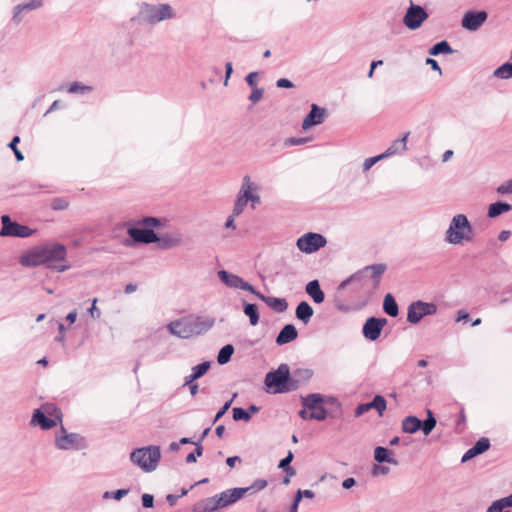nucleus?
Returning a JSON list of instances; mask_svg holds the SVG:
<instances>
[{
	"label": "nucleus",
	"mask_w": 512,
	"mask_h": 512,
	"mask_svg": "<svg viewBox=\"0 0 512 512\" xmlns=\"http://www.w3.org/2000/svg\"><path fill=\"white\" fill-rule=\"evenodd\" d=\"M386 268V265L382 263L368 265L342 281L339 290L346 288L349 284H355L357 289L363 290L365 295L370 298L378 289Z\"/></svg>",
	"instance_id": "1"
},
{
	"label": "nucleus",
	"mask_w": 512,
	"mask_h": 512,
	"mask_svg": "<svg viewBox=\"0 0 512 512\" xmlns=\"http://www.w3.org/2000/svg\"><path fill=\"white\" fill-rule=\"evenodd\" d=\"M215 323L211 317L189 315L167 325L168 331L179 338L188 339L210 330Z\"/></svg>",
	"instance_id": "2"
},
{
	"label": "nucleus",
	"mask_w": 512,
	"mask_h": 512,
	"mask_svg": "<svg viewBox=\"0 0 512 512\" xmlns=\"http://www.w3.org/2000/svg\"><path fill=\"white\" fill-rule=\"evenodd\" d=\"M268 391L274 394L288 393L297 390V382L292 379L290 368L283 363L274 371L268 372L264 380Z\"/></svg>",
	"instance_id": "3"
},
{
	"label": "nucleus",
	"mask_w": 512,
	"mask_h": 512,
	"mask_svg": "<svg viewBox=\"0 0 512 512\" xmlns=\"http://www.w3.org/2000/svg\"><path fill=\"white\" fill-rule=\"evenodd\" d=\"M473 238V227L467 216L464 214L454 215L445 232L444 240L452 245H460L464 242H471Z\"/></svg>",
	"instance_id": "4"
},
{
	"label": "nucleus",
	"mask_w": 512,
	"mask_h": 512,
	"mask_svg": "<svg viewBox=\"0 0 512 512\" xmlns=\"http://www.w3.org/2000/svg\"><path fill=\"white\" fill-rule=\"evenodd\" d=\"M160 459L161 450L160 447L156 445L134 449L130 454L131 462L139 466L145 472L154 471Z\"/></svg>",
	"instance_id": "5"
},
{
	"label": "nucleus",
	"mask_w": 512,
	"mask_h": 512,
	"mask_svg": "<svg viewBox=\"0 0 512 512\" xmlns=\"http://www.w3.org/2000/svg\"><path fill=\"white\" fill-rule=\"evenodd\" d=\"M62 422V412L54 404H43L33 413L31 424L48 430Z\"/></svg>",
	"instance_id": "6"
},
{
	"label": "nucleus",
	"mask_w": 512,
	"mask_h": 512,
	"mask_svg": "<svg viewBox=\"0 0 512 512\" xmlns=\"http://www.w3.org/2000/svg\"><path fill=\"white\" fill-rule=\"evenodd\" d=\"M139 18L143 22L156 24L163 20L175 18V12L168 3L158 5L143 3L140 7Z\"/></svg>",
	"instance_id": "7"
},
{
	"label": "nucleus",
	"mask_w": 512,
	"mask_h": 512,
	"mask_svg": "<svg viewBox=\"0 0 512 512\" xmlns=\"http://www.w3.org/2000/svg\"><path fill=\"white\" fill-rule=\"evenodd\" d=\"M47 267L57 271L64 272L70 268L69 264H54V262H65L67 249L63 244L51 243L41 246Z\"/></svg>",
	"instance_id": "8"
},
{
	"label": "nucleus",
	"mask_w": 512,
	"mask_h": 512,
	"mask_svg": "<svg viewBox=\"0 0 512 512\" xmlns=\"http://www.w3.org/2000/svg\"><path fill=\"white\" fill-rule=\"evenodd\" d=\"M60 435L56 436L55 445L60 450H80L87 447L86 439L78 433H68L64 426L60 428Z\"/></svg>",
	"instance_id": "9"
},
{
	"label": "nucleus",
	"mask_w": 512,
	"mask_h": 512,
	"mask_svg": "<svg viewBox=\"0 0 512 512\" xmlns=\"http://www.w3.org/2000/svg\"><path fill=\"white\" fill-rule=\"evenodd\" d=\"M324 398L319 393H312L302 398V405L310 411L311 420L323 421L327 417V411L322 403Z\"/></svg>",
	"instance_id": "10"
},
{
	"label": "nucleus",
	"mask_w": 512,
	"mask_h": 512,
	"mask_svg": "<svg viewBox=\"0 0 512 512\" xmlns=\"http://www.w3.org/2000/svg\"><path fill=\"white\" fill-rule=\"evenodd\" d=\"M2 229L0 236L2 237H19L26 238L33 234V230L28 226L21 225L11 220L9 215H3L1 217Z\"/></svg>",
	"instance_id": "11"
},
{
	"label": "nucleus",
	"mask_w": 512,
	"mask_h": 512,
	"mask_svg": "<svg viewBox=\"0 0 512 512\" xmlns=\"http://www.w3.org/2000/svg\"><path fill=\"white\" fill-rule=\"evenodd\" d=\"M327 243L326 238L319 234L308 232L297 240V248L307 254L314 253L318 251L320 248H323Z\"/></svg>",
	"instance_id": "12"
},
{
	"label": "nucleus",
	"mask_w": 512,
	"mask_h": 512,
	"mask_svg": "<svg viewBox=\"0 0 512 512\" xmlns=\"http://www.w3.org/2000/svg\"><path fill=\"white\" fill-rule=\"evenodd\" d=\"M428 17L427 11L422 6L411 1L403 17V24L410 30H417Z\"/></svg>",
	"instance_id": "13"
},
{
	"label": "nucleus",
	"mask_w": 512,
	"mask_h": 512,
	"mask_svg": "<svg viewBox=\"0 0 512 512\" xmlns=\"http://www.w3.org/2000/svg\"><path fill=\"white\" fill-rule=\"evenodd\" d=\"M437 312V306L434 303L416 301L409 305L407 321L411 324H417L423 317L433 315Z\"/></svg>",
	"instance_id": "14"
},
{
	"label": "nucleus",
	"mask_w": 512,
	"mask_h": 512,
	"mask_svg": "<svg viewBox=\"0 0 512 512\" xmlns=\"http://www.w3.org/2000/svg\"><path fill=\"white\" fill-rule=\"evenodd\" d=\"M218 277L226 286L230 288L245 290L252 294L256 293V289L251 284L236 274L229 273L225 270H220L218 272Z\"/></svg>",
	"instance_id": "15"
},
{
	"label": "nucleus",
	"mask_w": 512,
	"mask_h": 512,
	"mask_svg": "<svg viewBox=\"0 0 512 512\" xmlns=\"http://www.w3.org/2000/svg\"><path fill=\"white\" fill-rule=\"evenodd\" d=\"M386 323L387 319L385 318H368L362 328L364 337L370 341L377 340L380 337L383 327L386 325Z\"/></svg>",
	"instance_id": "16"
},
{
	"label": "nucleus",
	"mask_w": 512,
	"mask_h": 512,
	"mask_svg": "<svg viewBox=\"0 0 512 512\" xmlns=\"http://www.w3.org/2000/svg\"><path fill=\"white\" fill-rule=\"evenodd\" d=\"M487 16L485 11H468L463 16L462 27L469 31H476L484 24Z\"/></svg>",
	"instance_id": "17"
},
{
	"label": "nucleus",
	"mask_w": 512,
	"mask_h": 512,
	"mask_svg": "<svg viewBox=\"0 0 512 512\" xmlns=\"http://www.w3.org/2000/svg\"><path fill=\"white\" fill-rule=\"evenodd\" d=\"M128 235L135 243L150 244L155 243L157 234L152 229L129 228Z\"/></svg>",
	"instance_id": "18"
},
{
	"label": "nucleus",
	"mask_w": 512,
	"mask_h": 512,
	"mask_svg": "<svg viewBox=\"0 0 512 512\" xmlns=\"http://www.w3.org/2000/svg\"><path fill=\"white\" fill-rule=\"evenodd\" d=\"M19 262L26 267H36L45 264L41 246L36 247L20 256Z\"/></svg>",
	"instance_id": "19"
},
{
	"label": "nucleus",
	"mask_w": 512,
	"mask_h": 512,
	"mask_svg": "<svg viewBox=\"0 0 512 512\" xmlns=\"http://www.w3.org/2000/svg\"><path fill=\"white\" fill-rule=\"evenodd\" d=\"M386 405L385 398L381 395H376L371 402L358 405L355 409V416L359 417L372 408L376 409L379 415H382L383 411L386 409Z\"/></svg>",
	"instance_id": "20"
},
{
	"label": "nucleus",
	"mask_w": 512,
	"mask_h": 512,
	"mask_svg": "<svg viewBox=\"0 0 512 512\" xmlns=\"http://www.w3.org/2000/svg\"><path fill=\"white\" fill-rule=\"evenodd\" d=\"M325 116V109L320 108L316 104H312L311 110L302 122V128L304 130L309 129L312 126L319 125L323 122Z\"/></svg>",
	"instance_id": "21"
},
{
	"label": "nucleus",
	"mask_w": 512,
	"mask_h": 512,
	"mask_svg": "<svg viewBox=\"0 0 512 512\" xmlns=\"http://www.w3.org/2000/svg\"><path fill=\"white\" fill-rule=\"evenodd\" d=\"M244 490L232 488L216 494L220 508H225L243 497Z\"/></svg>",
	"instance_id": "22"
},
{
	"label": "nucleus",
	"mask_w": 512,
	"mask_h": 512,
	"mask_svg": "<svg viewBox=\"0 0 512 512\" xmlns=\"http://www.w3.org/2000/svg\"><path fill=\"white\" fill-rule=\"evenodd\" d=\"M490 448V441L488 438H480L471 448H469L462 456L461 462L465 463L470 459L486 452Z\"/></svg>",
	"instance_id": "23"
},
{
	"label": "nucleus",
	"mask_w": 512,
	"mask_h": 512,
	"mask_svg": "<svg viewBox=\"0 0 512 512\" xmlns=\"http://www.w3.org/2000/svg\"><path fill=\"white\" fill-rule=\"evenodd\" d=\"M254 295L265 302L271 309L275 310L276 312L283 313L288 308V303L284 298L265 296L259 291H256Z\"/></svg>",
	"instance_id": "24"
},
{
	"label": "nucleus",
	"mask_w": 512,
	"mask_h": 512,
	"mask_svg": "<svg viewBox=\"0 0 512 512\" xmlns=\"http://www.w3.org/2000/svg\"><path fill=\"white\" fill-rule=\"evenodd\" d=\"M298 337V331L293 324H286L276 337V344L279 346L288 344Z\"/></svg>",
	"instance_id": "25"
},
{
	"label": "nucleus",
	"mask_w": 512,
	"mask_h": 512,
	"mask_svg": "<svg viewBox=\"0 0 512 512\" xmlns=\"http://www.w3.org/2000/svg\"><path fill=\"white\" fill-rule=\"evenodd\" d=\"M220 508L217 496L208 497L194 505V512H214Z\"/></svg>",
	"instance_id": "26"
},
{
	"label": "nucleus",
	"mask_w": 512,
	"mask_h": 512,
	"mask_svg": "<svg viewBox=\"0 0 512 512\" xmlns=\"http://www.w3.org/2000/svg\"><path fill=\"white\" fill-rule=\"evenodd\" d=\"M182 242V237L180 235H169L165 234L162 236L157 235V240L155 243H157V246L160 249H171L173 247H176L180 245Z\"/></svg>",
	"instance_id": "27"
},
{
	"label": "nucleus",
	"mask_w": 512,
	"mask_h": 512,
	"mask_svg": "<svg viewBox=\"0 0 512 512\" xmlns=\"http://www.w3.org/2000/svg\"><path fill=\"white\" fill-rule=\"evenodd\" d=\"M314 314L313 308L306 301H302L296 307V318L303 324H308Z\"/></svg>",
	"instance_id": "28"
},
{
	"label": "nucleus",
	"mask_w": 512,
	"mask_h": 512,
	"mask_svg": "<svg viewBox=\"0 0 512 512\" xmlns=\"http://www.w3.org/2000/svg\"><path fill=\"white\" fill-rule=\"evenodd\" d=\"M306 293L313 299V301L317 304H320L324 301L325 295L321 290L320 284L318 280L310 281L306 286Z\"/></svg>",
	"instance_id": "29"
},
{
	"label": "nucleus",
	"mask_w": 512,
	"mask_h": 512,
	"mask_svg": "<svg viewBox=\"0 0 512 512\" xmlns=\"http://www.w3.org/2000/svg\"><path fill=\"white\" fill-rule=\"evenodd\" d=\"M255 190H257V186L251 181L250 176L245 175L243 177L238 196L249 202V200L252 198V193Z\"/></svg>",
	"instance_id": "30"
},
{
	"label": "nucleus",
	"mask_w": 512,
	"mask_h": 512,
	"mask_svg": "<svg viewBox=\"0 0 512 512\" xmlns=\"http://www.w3.org/2000/svg\"><path fill=\"white\" fill-rule=\"evenodd\" d=\"M409 136V133H405L404 136L400 139H397L393 141V143L388 147V149L382 153L383 157H389L391 155H394L400 151H406L407 150V138Z\"/></svg>",
	"instance_id": "31"
},
{
	"label": "nucleus",
	"mask_w": 512,
	"mask_h": 512,
	"mask_svg": "<svg viewBox=\"0 0 512 512\" xmlns=\"http://www.w3.org/2000/svg\"><path fill=\"white\" fill-rule=\"evenodd\" d=\"M402 431L408 434H414L421 430L420 419L416 416H407L402 420Z\"/></svg>",
	"instance_id": "32"
},
{
	"label": "nucleus",
	"mask_w": 512,
	"mask_h": 512,
	"mask_svg": "<svg viewBox=\"0 0 512 512\" xmlns=\"http://www.w3.org/2000/svg\"><path fill=\"white\" fill-rule=\"evenodd\" d=\"M391 451L382 446H377L374 450V458L378 463H389L393 465H397L398 462L396 459L390 456Z\"/></svg>",
	"instance_id": "33"
},
{
	"label": "nucleus",
	"mask_w": 512,
	"mask_h": 512,
	"mask_svg": "<svg viewBox=\"0 0 512 512\" xmlns=\"http://www.w3.org/2000/svg\"><path fill=\"white\" fill-rule=\"evenodd\" d=\"M210 368V362H202L192 368V373L185 378V384H191L196 379L202 377Z\"/></svg>",
	"instance_id": "34"
},
{
	"label": "nucleus",
	"mask_w": 512,
	"mask_h": 512,
	"mask_svg": "<svg viewBox=\"0 0 512 512\" xmlns=\"http://www.w3.org/2000/svg\"><path fill=\"white\" fill-rule=\"evenodd\" d=\"M512 210V205L506 202H495L490 204L488 208V217L489 218H495L502 213L509 212Z\"/></svg>",
	"instance_id": "35"
},
{
	"label": "nucleus",
	"mask_w": 512,
	"mask_h": 512,
	"mask_svg": "<svg viewBox=\"0 0 512 512\" xmlns=\"http://www.w3.org/2000/svg\"><path fill=\"white\" fill-rule=\"evenodd\" d=\"M312 376H313V371L311 369H308V368H298V369H295L291 373L292 379L296 380V382H297V389L303 383H305L306 381L311 379Z\"/></svg>",
	"instance_id": "36"
},
{
	"label": "nucleus",
	"mask_w": 512,
	"mask_h": 512,
	"mask_svg": "<svg viewBox=\"0 0 512 512\" xmlns=\"http://www.w3.org/2000/svg\"><path fill=\"white\" fill-rule=\"evenodd\" d=\"M383 309L386 314L396 317L399 313L398 305L391 294H387L383 301Z\"/></svg>",
	"instance_id": "37"
},
{
	"label": "nucleus",
	"mask_w": 512,
	"mask_h": 512,
	"mask_svg": "<svg viewBox=\"0 0 512 512\" xmlns=\"http://www.w3.org/2000/svg\"><path fill=\"white\" fill-rule=\"evenodd\" d=\"M436 424H437V421H436V418L434 417L433 412L430 409H428L427 410V418L424 421L420 420V426H421L420 429L422 430L424 435L427 436L432 432V430L435 428Z\"/></svg>",
	"instance_id": "38"
},
{
	"label": "nucleus",
	"mask_w": 512,
	"mask_h": 512,
	"mask_svg": "<svg viewBox=\"0 0 512 512\" xmlns=\"http://www.w3.org/2000/svg\"><path fill=\"white\" fill-rule=\"evenodd\" d=\"M243 311L249 317V322L252 326H256L259 322V312L255 304L244 303Z\"/></svg>",
	"instance_id": "39"
},
{
	"label": "nucleus",
	"mask_w": 512,
	"mask_h": 512,
	"mask_svg": "<svg viewBox=\"0 0 512 512\" xmlns=\"http://www.w3.org/2000/svg\"><path fill=\"white\" fill-rule=\"evenodd\" d=\"M453 53V49L450 44L446 40H442L435 45H433L429 49V54L432 56H437L439 54H451Z\"/></svg>",
	"instance_id": "40"
},
{
	"label": "nucleus",
	"mask_w": 512,
	"mask_h": 512,
	"mask_svg": "<svg viewBox=\"0 0 512 512\" xmlns=\"http://www.w3.org/2000/svg\"><path fill=\"white\" fill-rule=\"evenodd\" d=\"M267 484L268 483H267L266 480H264V479H257L250 486H248V487H238L237 489L244 490L243 496L246 495V494L253 495V494L263 490L264 488H266Z\"/></svg>",
	"instance_id": "41"
},
{
	"label": "nucleus",
	"mask_w": 512,
	"mask_h": 512,
	"mask_svg": "<svg viewBox=\"0 0 512 512\" xmlns=\"http://www.w3.org/2000/svg\"><path fill=\"white\" fill-rule=\"evenodd\" d=\"M493 76L499 79L512 78V63L506 62L494 70Z\"/></svg>",
	"instance_id": "42"
},
{
	"label": "nucleus",
	"mask_w": 512,
	"mask_h": 512,
	"mask_svg": "<svg viewBox=\"0 0 512 512\" xmlns=\"http://www.w3.org/2000/svg\"><path fill=\"white\" fill-rule=\"evenodd\" d=\"M234 353V347L231 344H227L223 346L217 356V361L219 364L223 365L230 361L232 355Z\"/></svg>",
	"instance_id": "43"
},
{
	"label": "nucleus",
	"mask_w": 512,
	"mask_h": 512,
	"mask_svg": "<svg viewBox=\"0 0 512 512\" xmlns=\"http://www.w3.org/2000/svg\"><path fill=\"white\" fill-rule=\"evenodd\" d=\"M68 93L75 94V93H89L92 91V87L88 85H84L81 82L75 81L70 84V86L67 89Z\"/></svg>",
	"instance_id": "44"
},
{
	"label": "nucleus",
	"mask_w": 512,
	"mask_h": 512,
	"mask_svg": "<svg viewBox=\"0 0 512 512\" xmlns=\"http://www.w3.org/2000/svg\"><path fill=\"white\" fill-rule=\"evenodd\" d=\"M232 412H233V419L235 421L243 420L245 422H248L250 420V413L243 408L235 407V408H233Z\"/></svg>",
	"instance_id": "45"
},
{
	"label": "nucleus",
	"mask_w": 512,
	"mask_h": 512,
	"mask_svg": "<svg viewBox=\"0 0 512 512\" xmlns=\"http://www.w3.org/2000/svg\"><path fill=\"white\" fill-rule=\"evenodd\" d=\"M42 6H43L42 0H31L27 3L18 4V10L22 9V11H31V10L38 9Z\"/></svg>",
	"instance_id": "46"
},
{
	"label": "nucleus",
	"mask_w": 512,
	"mask_h": 512,
	"mask_svg": "<svg viewBox=\"0 0 512 512\" xmlns=\"http://www.w3.org/2000/svg\"><path fill=\"white\" fill-rule=\"evenodd\" d=\"M20 142V137L15 136L11 140V142L8 144V147L14 152L15 158L17 161H22L24 159V156L22 152L17 148V144Z\"/></svg>",
	"instance_id": "47"
},
{
	"label": "nucleus",
	"mask_w": 512,
	"mask_h": 512,
	"mask_svg": "<svg viewBox=\"0 0 512 512\" xmlns=\"http://www.w3.org/2000/svg\"><path fill=\"white\" fill-rule=\"evenodd\" d=\"M196 448L195 451L188 454L186 457L187 463H194L196 462L197 457H200L203 454V447L200 443H195Z\"/></svg>",
	"instance_id": "48"
},
{
	"label": "nucleus",
	"mask_w": 512,
	"mask_h": 512,
	"mask_svg": "<svg viewBox=\"0 0 512 512\" xmlns=\"http://www.w3.org/2000/svg\"><path fill=\"white\" fill-rule=\"evenodd\" d=\"M247 201L242 199L241 197H239L237 195V198L235 200V204H234V207H233V211L234 212V215H240L243 210L245 209L246 205H247Z\"/></svg>",
	"instance_id": "49"
},
{
	"label": "nucleus",
	"mask_w": 512,
	"mask_h": 512,
	"mask_svg": "<svg viewBox=\"0 0 512 512\" xmlns=\"http://www.w3.org/2000/svg\"><path fill=\"white\" fill-rule=\"evenodd\" d=\"M487 512H509L505 505L498 499L492 502Z\"/></svg>",
	"instance_id": "50"
},
{
	"label": "nucleus",
	"mask_w": 512,
	"mask_h": 512,
	"mask_svg": "<svg viewBox=\"0 0 512 512\" xmlns=\"http://www.w3.org/2000/svg\"><path fill=\"white\" fill-rule=\"evenodd\" d=\"M139 223L146 227H159L161 225L160 219L156 217H145Z\"/></svg>",
	"instance_id": "51"
},
{
	"label": "nucleus",
	"mask_w": 512,
	"mask_h": 512,
	"mask_svg": "<svg viewBox=\"0 0 512 512\" xmlns=\"http://www.w3.org/2000/svg\"><path fill=\"white\" fill-rule=\"evenodd\" d=\"M381 159H384L382 154L365 159L363 163V171H368L374 164H376Z\"/></svg>",
	"instance_id": "52"
},
{
	"label": "nucleus",
	"mask_w": 512,
	"mask_h": 512,
	"mask_svg": "<svg viewBox=\"0 0 512 512\" xmlns=\"http://www.w3.org/2000/svg\"><path fill=\"white\" fill-rule=\"evenodd\" d=\"M496 191L501 195L512 193V180H508L505 183L498 186Z\"/></svg>",
	"instance_id": "53"
},
{
	"label": "nucleus",
	"mask_w": 512,
	"mask_h": 512,
	"mask_svg": "<svg viewBox=\"0 0 512 512\" xmlns=\"http://www.w3.org/2000/svg\"><path fill=\"white\" fill-rule=\"evenodd\" d=\"M263 93L264 90L262 88H253V91L249 96V100L253 103H257L262 99Z\"/></svg>",
	"instance_id": "54"
},
{
	"label": "nucleus",
	"mask_w": 512,
	"mask_h": 512,
	"mask_svg": "<svg viewBox=\"0 0 512 512\" xmlns=\"http://www.w3.org/2000/svg\"><path fill=\"white\" fill-rule=\"evenodd\" d=\"M293 457H294L293 453L291 451H289L287 456L280 460L278 468L284 470V469L290 467Z\"/></svg>",
	"instance_id": "55"
},
{
	"label": "nucleus",
	"mask_w": 512,
	"mask_h": 512,
	"mask_svg": "<svg viewBox=\"0 0 512 512\" xmlns=\"http://www.w3.org/2000/svg\"><path fill=\"white\" fill-rule=\"evenodd\" d=\"M232 399L227 401L221 408L220 410L216 413L215 415V418L213 420L214 423H216L227 411L228 409L231 407V404H232Z\"/></svg>",
	"instance_id": "56"
},
{
	"label": "nucleus",
	"mask_w": 512,
	"mask_h": 512,
	"mask_svg": "<svg viewBox=\"0 0 512 512\" xmlns=\"http://www.w3.org/2000/svg\"><path fill=\"white\" fill-rule=\"evenodd\" d=\"M306 142H307L306 138L291 137V138H287L285 140V145L286 146H295V145H302Z\"/></svg>",
	"instance_id": "57"
},
{
	"label": "nucleus",
	"mask_w": 512,
	"mask_h": 512,
	"mask_svg": "<svg viewBox=\"0 0 512 512\" xmlns=\"http://www.w3.org/2000/svg\"><path fill=\"white\" fill-rule=\"evenodd\" d=\"M97 298L93 299L92 306L89 308L88 312L91 317L94 319H99L101 316V311L96 307Z\"/></svg>",
	"instance_id": "58"
},
{
	"label": "nucleus",
	"mask_w": 512,
	"mask_h": 512,
	"mask_svg": "<svg viewBox=\"0 0 512 512\" xmlns=\"http://www.w3.org/2000/svg\"><path fill=\"white\" fill-rule=\"evenodd\" d=\"M142 505L145 508H152L154 505V497L150 494L142 495Z\"/></svg>",
	"instance_id": "59"
},
{
	"label": "nucleus",
	"mask_w": 512,
	"mask_h": 512,
	"mask_svg": "<svg viewBox=\"0 0 512 512\" xmlns=\"http://www.w3.org/2000/svg\"><path fill=\"white\" fill-rule=\"evenodd\" d=\"M257 77H258V73L257 72H251V73H249L246 76L245 80H246L247 84L250 87L257 88L256 87V85H257V81H256Z\"/></svg>",
	"instance_id": "60"
},
{
	"label": "nucleus",
	"mask_w": 512,
	"mask_h": 512,
	"mask_svg": "<svg viewBox=\"0 0 512 512\" xmlns=\"http://www.w3.org/2000/svg\"><path fill=\"white\" fill-rule=\"evenodd\" d=\"M276 86L278 88H293L294 84L289 79L280 78L277 80Z\"/></svg>",
	"instance_id": "61"
},
{
	"label": "nucleus",
	"mask_w": 512,
	"mask_h": 512,
	"mask_svg": "<svg viewBox=\"0 0 512 512\" xmlns=\"http://www.w3.org/2000/svg\"><path fill=\"white\" fill-rule=\"evenodd\" d=\"M129 493V489H118L114 492H111V497H113L115 500H120L124 496H126Z\"/></svg>",
	"instance_id": "62"
},
{
	"label": "nucleus",
	"mask_w": 512,
	"mask_h": 512,
	"mask_svg": "<svg viewBox=\"0 0 512 512\" xmlns=\"http://www.w3.org/2000/svg\"><path fill=\"white\" fill-rule=\"evenodd\" d=\"M22 9H19L18 10V4L14 7L13 9V16H12V20L16 23V24H19L21 21H22V16H21V13H22Z\"/></svg>",
	"instance_id": "63"
},
{
	"label": "nucleus",
	"mask_w": 512,
	"mask_h": 512,
	"mask_svg": "<svg viewBox=\"0 0 512 512\" xmlns=\"http://www.w3.org/2000/svg\"><path fill=\"white\" fill-rule=\"evenodd\" d=\"M67 206H68V203L61 199H55L52 204V207L55 210L65 209Z\"/></svg>",
	"instance_id": "64"
}]
</instances>
